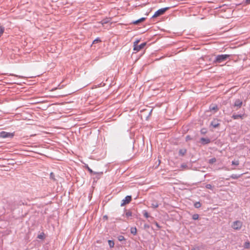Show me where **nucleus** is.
I'll return each mask as SVG.
<instances>
[{
	"mask_svg": "<svg viewBox=\"0 0 250 250\" xmlns=\"http://www.w3.org/2000/svg\"><path fill=\"white\" fill-rule=\"evenodd\" d=\"M231 55L221 54L216 56L213 63L215 64L223 63L227 60H230Z\"/></svg>",
	"mask_w": 250,
	"mask_h": 250,
	"instance_id": "obj_1",
	"label": "nucleus"
},
{
	"mask_svg": "<svg viewBox=\"0 0 250 250\" xmlns=\"http://www.w3.org/2000/svg\"><path fill=\"white\" fill-rule=\"evenodd\" d=\"M242 225V222L239 220H237L232 223L231 225V227L235 230H239L241 229Z\"/></svg>",
	"mask_w": 250,
	"mask_h": 250,
	"instance_id": "obj_2",
	"label": "nucleus"
},
{
	"mask_svg": "<svg viewBox=\"0 0 250 250\" xmlns=\"http://www.w3.org/2000/svg\"><path fill=\"white\" fill-rule=\"evenodd\" d=\"M169 7H165L159 9L155 13L154 15L152 16V18L157 17L163 15L168 9H169Z\"/></svg>",
	"mask_w": 250,
	"mask_h": 250,
	"instance_id": "obj_3",
	"label": "nucleus"
},
{
	"mask_svg": "<svg viewBox=\"0 0 250 250\" xmlns=\"http://www.w3.org/2000/svg\"><path fill=\"white\" fill-rule=\"evenodd\" d=\"M14 136V134L7 132L5 131H1L0 133V137L2 138H12Z\"/></svg>",
	"mask_w": 250,
	"mask_h": 250,
	"instance_id": "obj_4",
	"label": "nucleus"
},
{
	"mask_svg": "<svg viewBox=\"0 0 250 250\" xmlns=\"http://www.w3.org/2000/svg\"><path fill=\"white\" fill-rule=\"evenodd\" d=\"M85 167L88 170V171L91 173L93 174H97V178L99 179L100 176H101L102 175H103V172H95L93 171L87 165L85 166Z\"/></svg>",
	"mask_w": 250,
	"mask_h": 250,
	"instance_id": "obj_5",
	"label": "nucleus"
},
{
	"mask_svg": "<svg viewBox=\"0 0 250 250\" xmlns=\"http://www.w3.org/2000/svg\"><path fill=\"white\" fill-rule=\"evenodd\" d=\"M132 199L131 196L127 195L126 196L124 199L122 200V202L121 204V206H124L126 204H129Z\"/></svg>",
	"mask_w": 250,
	"mask_h": 250,
	"instance_id": "obj_6",
	"label": "nucleus"
},
{
	"mask_svg": "<svg viewBox=\"0 0 250 250\" xmlns=\"http://www.w3.org/2000/svg\"><path fill=\"white\" fill-rule=\"evenodd\" d=\"M242 104L243 102L242 101L239 99H236L235 101L233 106L234 108H236V110H237L242 106Z\"/></svg>",
	"mask_w": 250,
	"mask_h": 250,
	"instance_id": "obj_7",
	"label": "nucleus"
},
{
	"mask_svg": "<svg viewBox=\"0 0 250 250\" xmlns=\"http://www.w3.org/2000/svg\"><path fill=\"white\" fill-rule=\"evenodd\" d=\"M146 42H143L140 45L138 44V45H137V46L136 45L134 47L133 50L134 51H136L138 52V51H140V50L142 49L143 48H144V47L146 45Z\"/></svg>",
	"mask_w": 250,
	"mask_h": 250,
	"instance_id": "obj_8",
	"label": "nucleus"
},
{
	"mask_svg": "<svg viewBox=\"0 0 250 250\" xmlns=\"http://www.w3.org/2000/svg\"><path fill=\"white\" fill-rule=\"evenodd\" d=\"M219 120L217 119H214L210 123V125L214 128H217L220 125Z\"/></svg>",
	"mask_w": 250,
	"mask_h": 250,
	"instance_id": "obj_9",
	"label": "nucleus"
},
{
	"mask_svg": "<svg viewBox=\"0 0 250 250\" xmlns=\"http://www.w3.org/2000/svg\"><path fill=\"white\" fill-rule=\"evenodd\" d=\"M200 142L202 145H205L210 143V140L209 138H201Z\"/></svg>",
	"mask_w": 250,
	"mask_h": 250,
	"instance_id": "obj_10",
	"label": "nucleus"
},
{
	"mask_svg": "<svg viewBox=\"0 0 250 250\" xmlns=\"http://www.w3.org/2000/svg\"><path fill=\"white\" fill-rule=\"evenodd\" d=\"M146 18H142L139 20L132 21V23L136 25L139 24L140 23L145 21L146 20Z\"/></svg>",
	"mask_w": 250,
	"mask_h": 250,
	"instance_id": "obj_11",
	"label": "nucleus"
},
{
	"mask_svg": "<svg viewBox=\"0 0 250 250\" xmlns=\"http://www.w3.org/2000/svg\"><path fill=\"white\" fill-rule=\"evenodd\" d=\"M209 110L210 111H213L214 112H216L218 110V108L217 105L212 104L209 106Z\"/></svg>",
	"mask_w": 250,
	"mask_h": 250,
	"instance_id": "obj_12",
	"label": "nucleus"
},
{
	"mask_svg": "<svg viewBox=\"0 0 250 250\" xmlns=\"http://www.w3.org/2000/svg\"><path fill=\"white\" fill-rule=\"evenodd\" d=\"M187 149L186 148L180 149L179 151V155L181 156H184L187 153Z\"/></svg>",
	"mask_w": 250,
	"mask_h": 250,
	"instance_id": "obj_13",
	"label": "nucleus"
},
{
	"mask_svg": "<svg viewBox=\"0 0 250 250\" xmlns=\"http://www.w3.org/2000/svg\"><path fill=\"white\" fill-rule=\"evenodd\" d=\"M243 174H244V173H242V174H241L239 175L233 174L230 176V177L233 179H237L238 178L241 177V176H242Z\"/></svg>",
	"mask_w": 250,
	"mask_h": 250,
	"instance_id": "obj_14",
	"label": "nucleus"
},
{
	"mask_svg": "<svg viewBox=\"0 0 250 250\" xmlns=\"http://www.w3.org/2000/svg\"><path fill=\"white\" fill-rule=\"evenodd\" d=\"M244 115H242V114H237V115L233 114L232 116V118L235 120L238 119V118L242 119Z\"/></svg>",
	"mask_w": 250,
	"mask_h": 250,
	"instance_id": "obj_15",
	"label": "nucleus"
},
{
	"mask_svg": "<svg viewBox=\"0 0 250 250\" xmlns=\"http://www.w3.org/2000/svg\"><path fill=\"white\" fill-rule=\"evenodd\" d=\"M137 229L135 227H132L130 229V232L133 234L134 235H136L137 234Z\"/></svg>",
	"mask_w": 250,
	"mask_h": 250,
	"instance_id": "obj_16",
	"label": "nucleus"
},
{
	"mask_svg": "<svg viewBox=\"0 0 250 250\" xmlns=\"http://www.w3.org/2000/svg\"><path fill=\"white\" fill-rule=\"evenodd\" d=\"M143 214H144V216L146 217V218H150L151 219H153V217H152V216H149L148 213L147 212L146 210H145L143 211Z\"/></svg>",
	"mask_w": 250,
	"mask_h": 250,
	"instance_id": "obj_17",
	"label": "nucleus"
},
{
	"mask_svg": "<svg viewBox=\"0 0 250 250\" xmlns=\"http://www.w3.org/2000/svg\"><path fill=\"white\" fill-rule=\"evenodd\" d=\"M108 243L110 248H112L114 247V242L113 240H109L108 241Z\"/></svg>",
	"mask_w": 250,
	"mask_h": 250,
	"instance_id": "obj_18",
	"label": "nucleus"
},
{
	"mask_svg": "<svg viewBox=\"0 0 250 250\" xmlns=\"http://www.w3.org/2000/svg\"><path fill=\"white\" fill-rule=\"evenodd\" d=\"M158 207H159V204L157 203V202H156V201H154L151 204V207L153 208H158Z\"/></svg>",
	"mask_w": 250,
	"mask_h": 250,
	"instance_id": "obj_19",
	"label": "nucleus"
},
{
	"mask_svg": "<svg viewBox=\"0 0 250 250\" xmlns=\"http://www.w3.org/2000/svg\"><path fill=\"white\" fill-rule=\"evenodd\" d=\"M194 207L198 208L201 207V204L199 202H196L194 204Z\"/></svg>",
	"mask_w": 250,
	"mask_h": 250,
	"instance_id": "obj_20",
	"label": "nucleus"
},
{
	"mask_svg": "<svg viewBox=\"0 0 250 250\" xmlns=\"http://www.w3.org/2000/svg\"><path fill=\"white\" fill-rule=\"evenodd\" d=\"M232 165H234L237 166L239 165V160H234L231 162Z\"/></svg>",
	"mask_w": 250,
	"mask_h": 250,
	"instance_id": "obj_21",
	"label": "nucleus"
},
{
	"mask_svg": "<svg viewBox=\"0 0 250 250\" xmlns=\"http://www.w3.org/2000/svg\"><path fill=\"white\" fill-rule=\"evenodd\" d=\"M244 247L245 249H249L250 248V243L249 242H246L244 244Z\"/></svg>",
	"mask_w": 250,
	"mask_h": 250,
	"instance_id": "obj_22",
	"label": "nucleus"
},
{
	"mask_svg": "<svg viewBox=\"0 0 250 250\" xmlns=\"http://www.w3.org/2000/svg\"><path fill=\"white\" fill-rule=\"evenodd\" d=\"M125 214L126 217H130L132 216V213L131 211L128 210L125 212Z\"/></svg>",
	"mask_w": 250,
	"mask_h": 250,
	"instance_id": "obj_23",
	"label": "nucleus"
},
{
	"mask_svg": "<svg viewBox=\"0 0 250 250\" xmlns=\"http://www.w3.org/2000/svg\"><path fill=\"white\" fill-rule=\"evenodd\" d=\"M118 239L119 241H125V237L123 235H119L118 237Z\"/></svg>",
	"mask_w": 250,
	"mask_h": 250,
	"instance_id": "obj_24",
	"label": "nucleus"
},
{
	"mask_svg": "<svg viewBox=\"0 0 250 250\" xmlns=\"http://www.w3.org/2000/svg\"><path fill=\"white\" fill-rule=\"evenodd\" d=\"M101 40L99 38H97V39H95L93 42V44L97 43L98 42H101Z\"/></svg>",
	"mask_w": 250,
	"mask_h": 250,
	"instance_id": "obj_25",
	"label": "nucleus"
},
{
	"mask_svg": "<svg viewBox=\"0 0 250 250\" xmlns=\"http://www.w3.org/2000/svg\"><path fill=\"white\" fill-rule=\"evenodd\" d=\"M50 178L53 181H56V179L55 178V174L53 172H51L50 174Z\"/></svg>",
	"mask_w": 250,
	"mask_h": 250,
	"instance_id": "obj_26",
	"label": "nucleus"
},
{
	"mask_svg": "<svg viewBox=\"0 0 250 250\" xmlns=\"http://www.w3.org/2000/svg\"><path fill=\"white\" fill-rule=\"evenodd\" d=\"M192 218L194 220H197L199 218V215L198 214H194L192 215Z\"/></svg>",
	"mask_w": 250,
	"mask_h": 250,
	"instance_id": "obj_27",
	"label": "nucleus"
},
{
	"mask_svg": "<svg viewBox=\"0 0 250 250\" xmlns=\"http://www.w3.org/2000/svg\"><path fill=\"white\" fill-rule=\"evenodd\" d=\"M206 188L208 189L213 190V187L210 184H207L206 185Z\"/></svg>",
	"mask_w": 250,
	"mask_h": 250,
	"instance_id": "obj_28",
	"label": "nucleus"
},
{
	"mask_svg": "<svg viewBox=\"0 0 250 250\" xmlns=\"http://www.w3.org/2000/svg\"><path fill=\"white\" fill-rule=\"evenodd\" d=\"M4 31V28L1 26H0V37L1 36L2 34Z\"/></svg>",
	"mask_w": 250,
	"mask_h": 250,
	"instance_id": "obj_29",
	"label": "nucleus"
},
{
	"mask_svg": "<svg viewBox=\"0 0 250 250\" xmlns=\"http://www.w3.org/2000/svg\"><path fill=\"white\" fill-rule=\"evenodd\" d=\"M216 161V159L215 158L210 159V160H209V163L210 164H212L214 163V162H215Z\"/></svg>",
	"mask_w": 250,
	"mask_h": 250,
	"instance_id": "obj_30",
	"label": "nucleus"
},
{
	"mask_svg": "<svg viewBox=\"0 0 250 250\" xmlns=\"http://www.w3.org/2000/svg\"><path fill=\"white\" fill-rule=\"evenodd\" d=\"M192 140V138L190 137V136L189 135H187L186 137V141L187 142V141H188L189 140Z\"/></svg>",
	"mask_w": 250,
	"mask_h": 250,
	"instance_id": "obj_31",
	"label": "nucleus"
},
{
	"mask_svg": "<svg viewBox=\"0 0 250 250\" xmlns=\"http://www.w3.org/2000/svg\"><path fill=\"white\" fill-rule=\"evenodd\" d=\"M154 224L156 225V226L157 227V228L158 229H160L161 228V227L159 225V224L157 222L155 221L154 222Z\"/></svg>",
	"mask_w": 250,
	"mask_h": 250,
	"instance_id": "obj_32",
	"label": "nucleus"
},
{
	"mask_svg": "<svg viewBox=\"0 0 250 250\" xmlns=\"http://www.w3.org/2000/svg\"><path fill=\"white\" fill-rule=\"evenodd\" d=\"M139 42H140V41H139V40H137V41H136L135 42H134L133 47H134L135 46H136H136H137V45H138V43H139Z\"/></svg>",
	"mask_w": 250,
	"mask_h": 250,
	"instance_id": "obj_33",
	"label": "nucleus"
},
{
	"mask_svg": "<svg viewBox=\"0 0 250 250\" xmlns=\"http://www.w3.org/2000/svg\"><path fill=\"white\" fill-rule=\"evenodd\" d=\"M144 229H149L150 227H149V225L146 224H145L144 225Z\"/></svg>",
	"mask_w": 250,
	"mask_h": 250,
	"instance_id": "obj_34",
	"label": "nucleus"
},
{
	"mask_svg": "<svg viewBox=\"0 0 250 250\" xmlns=\"http://www.w3.org/2000/svg\"><path fill=\"white\" fill-rule=\"evenodd\" d=\"M38 238L39 239H43V234L39 235L38 236Z\"/></svg>",
	"mask_w": 250,
	"mask_h": 250,
	"instance_id": "obj_35",
	"label": "nucleus"
},
{
	"mask_svg": "<svg viewBox=\"0 0 250 250\" xmlns=\"http://www.w3.org/2000/svg\"><path fill=\"white\" fill-rule=\"evenodd\" d=\"M245 4H247V5L250 4V0H245Z\"/></svg>",
	"mask_w": 250,
	"mask_h": 250,
	"instance_id": "obj_36",
	"label": "nucleus"
},
{
	"mask_svg": "<svg viewBox=\"0 0 250 250\" xmlns=\"http://www.w3.org/2000/svg\"><path fill=\"white\" fill-rule=\"evenodd\" d=\"M152 110L153 109H151L150 111L149 112L148 116L146 117V119H147L150 116H151Z\"/></svg>",
	"mask_w": 250,
	"mask_h": 250,
	"instance_id": "obj_37",
	"label": "nucleus"
},
{
	"mask_svg": "<svg viewBox=\"0 0 250 250\" xmlns=\"http://www.w3.org/2000/svg\"><path fill=\"white\" fill-rule=\"evenodd\" d=\"M202 59L204 60H208V56H205L204 57H203Z\"/></svg>",
	"mask_w": 250,
	"mask_h": 250,
	"instance_id": "obj_38",
	"label": "nucleus"
},
{
	"mask_svg": "<svg viewBox=\"0 0 250 250\" xmlns=\"http://www.w3.org/2000/svg\"><path fill=\"white\" fill-rule=\"evenodd\" d=\"M103 219L104 220H107L108 216L106 215H105L103 216Z\"/></svg>",
	"mask_w": 250,
	"mask_h": 250,
	"instance_id": "obj_39",
	"label": "nucleus"
},
{
	"mask_svg": "<svg viewBox=\"0 0 250 250\" xmlns=\"http://www.w3.org/2000/svg\"><path fill=\"white\" fill-rule=\"evenodd\" d=\"M201 133H202V134H205L206 133V131H205V129H202L201 130Z\"/></svg>",
	"mask_w": 250,
	"mask_h": 250,
	"instance_id": "obj_40",
	"label": "nucleus"
},
{
	"mask_svg": "<svg viewBox=\"0 0 250 250\" xmlns=\"http://www.w3.org/2000/svg\"><path fill=\"white\" fill-rule=\"evenodd\" d=\"M9 208L11 210H14L15 208V207H13L11 206Z\"/></svg>",
	"mask_w": 250,
	"mask_h": 250,
	"instance_id": "obj_41",
	"label": "nucleus"
},
{
	"mask_svg": "<svg viewBox=\"0 0 250 250\" xmlns=\"http://www.w3.org/2000/svg\"><path fill=\"white\" fill-rule=\"evenodd\" d=\"M107 22V21H104V20H103L102 21V24L106 23Z\"/></svg>",
	"mask_w": 250,
	"mask_h": 250,
	"instance_id": "obj_42",
	"label": "nucleus"
},
{
	"mask_svg": "<svg viewBox=\"0 0 250 250\" xmlns=\"http://www.w3.org/2000/svg\"><path fill=\"white\" fill-rule=\"evenodd\" d=\"M236 169L235 168H231V170H234V169Z\"/></svg>",
	"mask_w": 250,
	"mask_h": 250,
	"instance_id": "obj_43",
	"label": "nucleus"
},
{
	"mask_svg": "<svg viewBox=\"0 0 250 250\" xmlns=\"http://www.w3.org/2000/svg\"><path fill=\"white\" fill-rule=\"evenodd\" d=\"M147 110L146 109H145L143 111L145 112V111H146Z\"/></svg>",
	"mask_w": 250,
	"mask_h": 250,
	"instance_id": "obj_44",
	"label": "nucleus"
},
{
	"mask_svg": "<svg viewBox=\"0 0 250 250\" xmlns=\"http://www.w3.org/2000/svg\"><path fill=\"white\" fill-rule=\"evenodd\" d=\"M229 178L226 179V180H229Z\"/></svg>",
	"mask_w": 250,
	"mask_h": 250,
	"instance_id": "obj_45",
	"label": "nucleus"
}]
</instances>
